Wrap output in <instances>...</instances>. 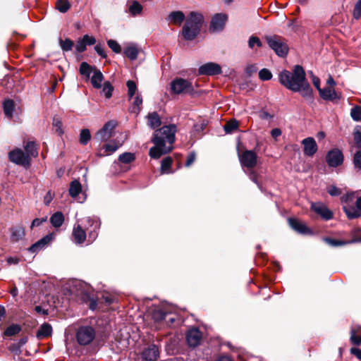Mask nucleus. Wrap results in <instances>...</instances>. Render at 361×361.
Returning a JSON list of instances; mask_svg holds the SVG:
<instances>
[{
	"label": "nucleus",
	"instance_id": "nucleus-1",
	"mask_svg": "<svg viewBox=\"0 0 361 361\" xmlns=\"http://www.w3.org/2000/svg\"><path fill=\"white\" fill-rule=\"evenodd\" d=\"M279 82L286 89L300 92L303 98L313 100V90L302 66L295 65L292 71L286 69L281 71L279 74Z\"/></svg>",
	"mask_w": 361,
	"mask_h": 361
},
{
	"label": "nucleus",
	"instance_id": "nucleus-2",
	"mask_svg": "<svg viewBox=\"0 0 361 361\" xmlns=\"http://www.w3.org/2000/svg\"><path fill=\"white\" fill-rule=\"evenodd\" d=\"M177 130L175 124L164 126L155 130L151 142L154 146L149 151V155L152 159H159L162 155L170 153L173 150V145L176 140V133Z\"/></svg>",
	"mask_w": 361,
	"mask_h": 361
},
{
	"label": "nucleus",
	"instance_id": "nucleus-3",
	"mask_svg": "<svg viewBox=\"0 0 361 361\" xmlns=\"http://www.w3.org/2000/svg\"><path fill=\"white\" fill-rule=\"evenodd\" d=\"M204 18L201 13L191 11L181 30V35L186 41L194 40L200 33Z\"/></svg>",
	"mask_w": 361,
	"mask_h": 361
},
{
	"label": "nucleus",
	"instance_id": "nucleus-4",
	"mask_svg": "<svg viewBox=\"0 0 361 361\" xmlns=\"http://www.w3.org/2000/svg\"><path fill=\"white\" fill-rule=\"evenodd\" d=\"M81 299L83 302L88 305L89 308L91 310H95L97 307H102L103 304L106 306H109L115 300V298L106 294H103L100 298H95L94 293H90L87 292H83L81 294Z\"/></svg>",
	"mask_w": 361,
	"mask_h": 361
},
{
	"label": "nucleus",
	"instance_id": "nucleus-5",
	"mask_svg": "<svg viewBox=\"0 0 361 361\" xmlns=\"http://www.w3.org/2000/svg\"><path fill=\"white\" fill-rule=\"evenodd\" d=\"M265 40L277 56L284 58L288 55L289 47L286 40L281 36L276 35L266 36Z\"/></svg>",
	"mask_w": 361,
	"mask_h": 361
},
{
	"label": "nucleus",
	"instance_id": "nucleus-6",
	"mask_svg": "<svg viewBox=\"0 0 361 361\" xmlns=\"http://www.w3.org/2000/svg\"><path fill=\"white\" fill-rule=\"evenodd\" d=\"M170 85L171 92L175 94H189L194 96L197 93L192 82L182 78H176Z\"/></svg>",
	"mask_w": 361,
	"mask_h": 361
},
{
	"label": "nucleus",
	"instance_id": "nucleus-7",
	"mask_svg": "<svg viewBox=\"0 0 361 361\" xmlns=\"http://www.w3.org/2000/svg\"><path fill=\"white\" fill-rule=\"evenodd\" d=\"M75 337L80 345H87L95 338L96 331L91 326H81L78 329Z\"/></svg>",
	"mask_w": 361,
	"mask_h": 361
},
{
	"label": "nucleus",
	"instance_id": "nucleus-8",
	"mask_svg": "<svg viewBox=\"0 0 361 361\" xmlns=\"http://www.w3.org/2000/svg\"><path fill=\"white\" fill-rule=\"evenodd\" d=\"M9 161L17 165L27 169L30 166L31 158L29 157L21 149L15 148L8 152Z\"/></svg>",
	"mask_w": 361,
	"mask_h": 361
},
{
	"label": "nucleus",
	"instance_id": "nucleus-9",
	"mask_svg": "<svg viewBox=\"0 0 361 361\" xmlns=\"http://www.w3.org/2000/svg\"><path fill=\"white\" fill-rule=\"evenodd\" d=\"M257 154L253 150H245L241 154H239V160L242 166L248 169H252L257 166Z\"/></svg>",
	"mask_w": 361,
	"mask_h": 361
},
{
	"label": "nucleus",
	"instance_id": "nucleus-10",
	"mask_svg": "<svg viewBox=\"0 0 361 361\" xmlns=\"http://www.w3.org/2000/svg\"><path fill=\"white\" fill-rule=\"evenodd\" d=\"M344 156L342 151L338 148L329 150L326 155V161L330 167H338L343 164Z\"/></svg>",
	"mask_w": 361,
	"mask_h": 361
},
{
	"label": "nucleus",
	"instance_id": "nucleus-11",
	"mask_svg": "<svg viewBox=\"0 0 361 361\" xmlns=\"http://www.w3.org/2000/svg\"><path fill=\"white\" fill-rule=\"evenodd\" d=\"M222 73L221 67L219 64L214 62L206 63L198 68L199 75H217Z\"/></svg>",
	"mask_w": 361,
	"mask_h": 361
},
{
	"label": "nucleus",
	"instance_id": "nucleus-12",
	"mask_svg": "<svg viewBox=\"0 0 361 361\" xmlns=\"http://www.w3.org/2000/svg\"><path fill=\"white\" fill-rule=\"evenodd\" d=\"M288 221L290 227L298 233L302 235H312L313 233L310 228L296 218L290 217L288 219Z\"/></svg>",
	"mask_w": 361,
	"mask_h": 361
},
{
	"label": "nucleus",
	"instance_id": "nucleus-13",
	"mask_svg": "<svg viewBox=\"0 0 361 361\" xmlns=\"http://www.w3.org/2000/svg\"><path fill=\"white\" fill-rule=\"evenodd\" d=\"M319 94L322 99L332 102L334 104H338L341 98V94L331 87L322 88L319 91Z\"/></svg>",
	"mask_w": 361,
	"mask_h": 361
},
{
	"label": "nucleus",
	"instance_id": "nucleus-14",
	"mask_svg": "<svg viewBox=\"0 0 361 361\" xmlns=\"http://www.w3.org/2000/svg\"><path fill=\"white\" fill-rule=\"evenodd\" d=\"M141 356L146 361H157L159 357V348L152 343L146 347L142 352Z\"/></svg>",
	"mask_w": 361,
	"mask_h": 361
},
{
	"label": "nucleus",
	"instance_id": "nucleus-15",
	"mask_svg": "<svg viewBox=\"0 0 361 361\" xmlns=\"http://www.w3.org/2000/svg\"><path fill=\"white\" fill-rule=\"evenodd\" d=\"M202 334L197 328L190 329L186 334V341L190 347L195 348L200 345Z\"/></svg>",
	"mask_w": 361,
	"mask_h": 361
},
{
	"label": "nucleus",
	"instance_id": "nucleus-16",
	"mask_svg": "<svg viewBox=\"0 0 361 361\" xmlns=\"http://www.w3.org/2000/svg\"><path fill=\"white\" fill-rule=\"evenodd\" d=\"M227 16L223 13L215 14L211 20L209 30L212 31L222 30L225 26Z\"/></svg>",
	"mask_w": 361,
	"mask_h": 361
},
{
	"label": "nucleus",
	"instance_id": "nucleus-17",
	"mask_svg": "<svg viewBox=\"0 0 361 361\" xmlns=\"http://www.w3.org/2000/svg\"><path fill=\"white\" fill-rule=\"evenodd\" d=\"M311 209L326 221L330 220L334 217L333 212L325 205L319 203H312Z\"/></svg>",
	"mask_w": 361,
	"mask_h": 361
},
{
	"label": "nucleus",
	"instance_id": "nucleus-18",
	"mask_svg": "<svg viewBox=\"0 0 361 361\" xmlns=\"http://www.w3.org/2000/svg\"><path fill=\"white\" fill-rule=\"evenodd\" d=\"M302 144L304 145L303 152L306 156L312 157L318 149L317 142L313 137L305 138Z\"/></svg>",
	"mask_w": 361,
	"mask_h": 361
},
{
	"label": "nucleus",
	"instance_id": "nucleus-19",
	"mask_svg": "<svg viewBox=\"0 0 361 361\" xmlns=\"http://www.w3.org/2000/svg\"><path fill=\"white\" fill-rule=\"evenodd\" d=\"M54 233H49L34 244H32L29 248L28 251L35 253L38 252L44 247H45L53 239Z\"/></svg>",
	"mask_w": 361,
	"mask_h": 361
},
{
	"label": "nucleus",
	"instance_id": "nucleus-20",
	"mask_svg": "<svg viewBox=\"0 0 361 361\" xmlns=\"http://www.w3.org/2000/svg\"><path fill=\"white\" fill-rule=\"evenodd\" d=\"M110 336L109 330L104 328L101 331H96V337L94 339L96 345L101 348L107 342Z\"/></svg>",
	"mask_w": 361,
	"mask_h": 361
},
{
	"label": "nucleus",
	"instance_id": "nucleus-21",
	"mask_svg": "<svg viewBox=\"0 0 361 361\" xmlns=\"http://www.w3.org/2000/svg\"><path fill=\"white\" fill-rule=\"evenodd\" d=\"M185 19V14L180 11L171 12L166 18L167 21L177 25H180Z\"/></svg>",
	"mask_w": 361,
	"mask_h": 361
},
{
	"label": "nucleus",
	"instance_id": "nucleus-22",
	"mask_svg": "<svg viewBox=\"0 0 361 361\" xmlns=\"http://www.w3.org/2000/svg\"><path fill=\"white\" fill-rule=\"evenodd\" d=\"M74 241L77 244H81L86 239V232L80 224L75 226L72 233Z\"/></svg>",
	"mask_w": 361,
	"mask_h": 361
},
{
	"label": "nucleus",
	"instance_id": "nucleus-23",
	"mask_svg": "<svg viewBox=\"0 0 361 361\" xmlns=\"http://www.w3.org/2000/svg\"><path fill=\"white\" fill-rule=\"evenodd\" d=\"M4 113L6 118H12L15 109V102L11 99H6L3 102Z\"/></svg>",
	"mask_w": 361,
	"mask_h": 361
},
{
	"label": "nucleus",
	"instance_id": "nucleus-24",
	"mask_svg": "<svg viewBox=\"0 0 361 361\" xmlns=\"http://www.w3.org/2000/svg\"><path fill=\"white\" fill-rule=\"evenodd\" d=\"M140 49L135 45H130L126 47L123 50L124 56L128 58L130 61H135L137 59Z\"/></svg>",
	"mask_w": 361,
	"mask_h": 361
},
{
	"label": "nucleus",
	"instance_id": "nucleus-25",
	"mask_svg": "<svg viewBox=\"0 0 361 361\" xmlns=\"http://www.w3.org/2000/svg\"><path fill=\"white\" fill-rule=\"evenodd\" d=\"M169 316H170V313L162 309H156L152 313V319L157 323L166 320Z\"/></svg>",
	"mask_w": 361,
	"mask_h": 361
},
{
	"label": "nucleus",
	"instance_id": "nucleus-26",
	"mask_svg": "<svg viewBox=\"0 0 361 361\" xmlns=\"http://www.w3.org/2000/svg\"><path fill=\"white\" fill-rule=\"evenodd\" d=\"M147 118L148 125L152 129H155L161 125V118L156 111L149 113L147 115Z\"/></svg>",
	"mask_w": 361,
	"mask_h": 361
},
{
	"label": "nucleus",
	"instance_id": "nucleus-27",
	"mask_svg": "<svg viewBox=\"0 0 361 361\" xmlns=\"http://www.w3.org/2000/svg\"><path fill=\"white\" fill-rule=\"evenodd\" d=\"M52 327L48 323L43 324L37 332L36 336L37 338L41 339L47 338L51 335Z\"/></svg>",
	"mask_w": 361,
	"mask_h": 361
},
{
	"label": "nucleus",
	"instance_id": "nucleus-28",
	"mask_svg": "<svg viewBox=\"0 0 361 361\" xmlns=\"http://www.w3.org/2000/svg\"><path fill=\"white\" fill-rule=\"evenodd\" d=\"M343 210L349 219H354L361 216V212L353 206H343Z\"/></svg>",
	"mask_w": 361,
	"mask_h": 361
},
{
	"label": "nucleus",
	"instance_id": "nucleus-29",
	"mask_svg": "<svg viewBox=\"0 0 361 361\" xmlns=\"http://www.w3.org/2000/svg\"><path fill=\"white\" fill-rule=\"evenodd\" d=\"M113 136V133H108L103 128L99 129L94 135V140L96 142L101 143L102 142H106Z\"/></svg>",
	"mask_w": 361,
	"mask_h": 361
},
{
	"label": "nucleus",
	"instance_id": "nucleus-30",
	"mask_svg": "<svg viewBox=\"0 0 361 361\" xmlns=\"http://www.w3.org/2000/svg\"><path fill=\"white\" fill-rule=\"evenodd\" d=\"M64 222V216L61 212H56L50 217V223L55 228H59Z\"/></svg>",
	"mask_w": 361,
	"mask_h": 361
},
{
	"label": "nucleus",
	"instance_id": "nucleus-31",
	"mask_svg": "<svg viewBox=\"0 0 361 361\" xmlns=\"http://www.w3.org/2000/svg\"><path fill=\"white\" fill-rule=\"evenodd\" d=\"M22 330L20 324H12L9 325L4 331V337H11L18 335Z\"/></svg>",
	"mask_w": 361,
	"mask_h": 361
},
{
	"label": "nucleus",
	"instance_id": "nucleus-32",
	"mask_svg": "<svg viewBox=\"0 0 361 361\" xmlns=\"http://www.w3.org/2000/svg\"><path fill=\"white\" fill-rule=\"evenodd\" d=\"M104 80L102 73L97 68L94 71V74L91 78V83L96 89H99L102 87V82Z\"/></svg>",
	"mask_w": 361,
	"mask_h": 361
},
{
	"label": "nucleus",
	"instance_id": "nucleus-33",
	"mask_svg": "<svg viewBox=\"0 0 361 361\" xmlns=\"http://www.w3.org/2000/svg\"><path fill=\"white\" fill-rule=\"evenodd\" d=\"M82 191V185L79 180H73L70 183L69 195L71 197H76Z\"/></svg>",
	"mask_w": 361,
	"mask_h": 361
},
{
	"label": "nucleus",
	"instance_id": "nucleus-34",
	"mask_svg": "<svg viewBox=\"0 0 361 361\" xmlns=\"http://www.w3.org/2000/svg\"><path fill=\"white\" fill-rule=\"evenodd\" d=\"M24 149L25 151V154L29 156V157H36L38 155V148L37 147L36 143L34 141H28L26 145L24 146Z\"/></svg>",
	"mask_w": 361,
	"mask_h": 361
},
{
	"label": "nucleus",
	"instance_id": "nucleus-35",
	"mask_svg": "<svg viewBox=\"0 0 361 361\" xmlns=\"http://www.w3.org/2000/svg\"><path fill=\"white\" fill-rule=\"evenodd\" d=\"M97 68L94 66H90L87 62H82L80 65L79 72L80 74L89 78L91 73Z\"/></svg>",
	"mask_w": 361,
	"mask_h": 361
},
{
	"label": "nucleus",
	"instance_id": "nucleus-36",
	"mask_svg": "<svg viewBox=\"0 0 361 361\" xmlns=\"http://www.w3.org/2000/svg\"><path fill=\"white\" fill-rule=\"evenodd\" d=\"M323 241L331 247H339L348 245L346 240L334 239L330 237H324Z\"/></svg>",
	"mask_w": 361,
	"mask_h": 361
},
{
	"label": "nucleus",
	"instance_id": "nucleus-37",
	"mask_svg": "<svg viewBox=\"0 0 361 361\" xmlns=\"http://www.w3.org/2000/svg\"><path fill=\"white\" fill-rule=\"evenodd\" d=\"M238 126L239 122L235 119H231L226 123L224 126V130L226 133H232L238 128Z\"/></svg>",
	"mask_w": 361,
	"mask_h": 361
},
{
	"label": "nucleus",
	"instance_id": "nucleus-38",
	"mask_svg": "<svg viewBox=\"0 0 361 361\" xmlns=\"http://www.w3.org/2000/svg\"><path fill=\"white\" fill-rule=\"evenodd\" d=\"M91 139V133L89 129L83 128L80 130L79 142L82 145H86Z\"/></svg>",
	"mask_w": 361,
	"mask_h": 361
},
{
	"label": "nucleus",
	"instance_id": "nucleus-39",
	"mask_svg": "<svg viewBox=\"0 0 361 361\" xmlns=\"http://www.w3.org/2000/svg\"><path fill=\"white\" fill-rule=\"evenodd\" d=\"M71 5L68 0H57L56 2V8L61 13H66Z\"/></svg>",
	"mask_w": 361,
	"mask_h": 361
},
{
	"label": "nucleus",
	"instance_id": "nucleus-40",
	"mask_svg": "<svg viewBox=\"0 0 361 361\" xmlns=\"http://www.w3.org/2000/svg\"><path fill=\"white\" fill-rule=\"evenodd\" d=\"M173 163V159L171 157H165L161 164V173H168L170 172L171 165Z\"/></svg>",
	"mask_w": 361,
	"mask_h": 361
},
{
	"label": "nucleus",
	"instance_id": "nucleus-41",
	"mask_svg": "<svg viewBox=\"0 0 361 361\" xmlns=\"http://www.w3.org/2000/svg\"><path fill=\"white\" fill-rule=\"evenodd\" d=\"M59 43V45H60L61 49L63 51H71L74 46L73 41L72 39H71L70 38H66L64 40L62 39L61 38H60Z\"/></svg>",
	"mask_w": 361,
	"mask_h": 361
},
{
	"label": "nucleus",
	"instance_id": "nucleus-42",
	"mask_svg": "<svg viewBox=\"0 0 361 361\" xmlns=\"http://www.w3.org/2000/svg\"><path fill=\"white\" fill-rule=\"evenodd\" d=\"M118 159L123 164H130L135 160V155L131 152H124L119 155Z\"/></svg>",
	"mask_w": 361,
	"mask_h": 361
},
{
	"label": "nucleus",
	"instance_id": "nucleus-43",
	"mask_svg": "<svg viewBox=\"0 0 361 361\" xmlns=\"http://www.w3.org/2000/svg\"><path fill=\"white\" fill-rule=\"evenodd\" d=\"M350 236L352 237V239L346 240V242H348V245L355 243H361V229L359 228L353 229L350 231Z\"/></svg>",
	"mask_w": 361,
	"mask_h": 361
},
{
	"label": "nucleus",
	"instance_id": "nucleus-44",
	"mask_svg": "<svg viewBox=\"0 0 361 361\" xmlns=\"http://www.w3.org/2000/svg\"><path fill=\"white\" fill-rule=\"evenodd\" d=\"M142 104V98L140 95H137L133 103L132 106L130 108V111L138 114L140 111V105Z\"/></svg>",
	"mask_w": 361,
	"mask_h": 361
},
{
	"label": "nucleus",
	"instance_id": "nucleus-45",
	"mask_svg": "<svg viewBox=\"0 0 361 361\" xmlns=\"http://www.w3.org/2000/svg\"><path fill=\"white\" fill-rule=\"evenodd\" d=\"M353 139L355 147L361 149V126H357L354 128L353 131Z\"/></svg>",
	"mask_w": 361,
	"mask_h": 361
},
{
	"label": "nucleus",
	"instance_id": "nucleus-46",
	"mask_svg": "<svg viewBox=\"0 0 361 361\" xmlns=\"http://www.w3.org/2000/svg\"><path fill=\"white\" fill-rule=\"evenodd\" d=\"M142 9V6L136 0L133 1L132 4L129 7V11L133 16L140 14Z\"/></svg>",
	"mask_w": 361,
	"mask_h": 361
},
{
	"label": "nucleus",
	"instance_id": "nucleus-47",
	"mask_svg": "<svg viewBox=\"0 0 361 361\" xmlns=\"http://www.w3.org/2000/svg\"><path fill=\"white\" fill-rule=\"evenodd\" d=\"M350 116L353 121H361V106L356 105L350 110Z\"/></svg>",
	"mask_w": 361,
	"mask_h": 361
},
{
	"label": "nucleus",
	"instance_id": "nucleus-48",
	"mask_svg": "<svg viewBox=\"0 0 361 361\" xmlns=\"http://www.w3.org/2000/svg\"><path fill=\"white\" fill-rule=\"evenodd\" d=\"M25 235L23 228H16L12 229L11 240L13 242H17L20 239L23 238Z\"/></svg>",
	"mask_w": 361,
	"mask_h": 361
},
{
	"label": "nucleus",
	"instance_id": "nucleus-49",
	"mask_svg": "<svg viewBox=\"0 0 361 361\" xmlns=\"http://www.w3.org/2000/svg\"><path fill=\"white\" fill-rule=\"evenodd\" d=\"M353 164L355 169L361 171V149L357 150L354 154Z\"/></svg>",
	"mask_w": 361,
	"mask_h": 361
},
{
	"label": "nucleus",
	"instance_id": "nucleus-50",
	"mask_svg": "<svg viewBox=\"0 0 361 361\" xmlns=\"http://www.w3.org/2000/svg\"><path fill=\"white\" fill-rule=\"evenodd\" d=\"M102 91L104 93L106 98L109 99L111 97L112 92L114 91V87L109 81L104 82Z\"/></svg>",
	"mask_w": 361,
	"mask_h": 361
},
{
	"label": "nucleus",
	"instance_id": "nucleus-51",
	"mask_svg": "<svg viewBox=\"0 0 361 361\" xmlns=\"http://www.w3.org/2000/svg\"><path fill=\"white\" fill-rule=\"evenodd\" d=\"M126 85L128 87V96L129 99H131L137 91V85L133 80H128Z\"/></svg>",
	"mask_w": 361,
	"mask_h": 361
},
{
	"label": "nucleus",
	"instance_id": "nucleus-52",
	"mask_svg": "<svg viewBox=\"0 0 361 361\" xmlns=\"http://www.w3.org/2000/svg\"><path fill=\"white\" fill-rule=\"evenodd\" d=\"M272 73L268 68H262L259 72V78L262 81H267L272 78Z\"/></svg>",
	"mask_w": 361,
	"mask_h": 361
},
{
	"label": "nucleus",
	"instance_id": "nucleus-53",
	"mask_svg": "<svg viewBox=\"0 0 361 361\" xmlns=\"http://www.w3.org/2000/svg\"><path fill=\"white\" fill-rule=\"evenodd\" d=\"M52 125L56 128L55 131L58 133V135H61L63 134V130L62 129V122L59 117H54Z\"/></svg>",
	"mask_w": 361,
	"mask_h": 361
},
{
	"label": "nucleus",
	"instance_id": "nucleus-54",
	"mask_svg": "<svg viewBox=\"0 0 361 361\" xmlns=\"http://www.w3.org/2000/svg\"><path fill=\"white\" fill-rule=\"evenodd\" d=\"M109 47L116 54H120L122 51L121 45L114 39L107 41Z\"/></svg>",
	"mask_w": 361,
	"mask_h": 361
},
{
	"label": "nucleus",
	"instance_id": "nucleus-55",
	"mask_svg": "<svg viewBox=\"0 0 361 361\" xmlns=\"http://www.w3.org/2000/svg\"><path fill=\"white\" fill-rule=\"evenodd\" d=\"M118 126V122L115 120H110L107 121L104 126L103 128L108 133H113V130Z\"/></svg>",
	"mask_w": 361,
	"mask_h": 361
},
{
	"label": "nucleus",
	"instance_id": "nucleus-56",
	"mask_svg": "<svg viewBox=\"0 0 361 361\" xmlns=\"http://www.w3.org/2000/svg\"><path fill=\"white\" fill-rule=\"evenodd\" d=\"M353 18L358 20L361 18V0H358L355 4L353 12Z\"/></svg>",
	"mask_w": 361,
	"mask_h": 361
},
{
	"label": "nucleus",
	"instance_id": "nucleus-57",
	"mask_svg": "<svg viewBox=\"0 0 361 361\" xmlns=\"http://www.w3.org/2000/svg\"><path fill=\"white\" fill-rule=\"evenodd\" d=\"M350 341L354 345H360L361 344V336L355 335V331H350Z\"/></svg>",
	"mask_w": 361,
	"mask_h": 361
},
{
	"label": "nucleus",
	"instance_id": "nucleus-58",
	"mask_svg": "<svg viewBox=\"0 0 361 361\" xmlns=\"http://www.w3.org/2000/svg\"><path fill=\"white\" fill-rule=\"evenodd\" d=\"M255 45H257L258 47H261L262 44L258 37L251 36L248 41V46L250 48L252 49Z\"/></svg>",
	"mask_w": 361,
	"mask_h": 361
},
{
	"label": "nucleus",
	"instance_id": "nucleus-59",
	"mask_svg": "<svg viewBox=\"0 0 361 361\" xmlns=\"http://www.w3.org/2000/svg\"><path fill=\"white\" fill-rule=\"evenodd\" d=\"M327 192L331 196L337 197L341 194V190L338 188L336 185H331L327 188Z\"/></svg>",
	"mask_w": 361,
	"mask_h": 361
},
{
	"label": "nucleus",
	"instance_id": "nucleus-60",
	"mask_svg": "<svg viewBox=\"0 0 361 361\" xmlns=\"http://www.w3.org/2000/svg\"><path fill=\"white\" fill-rule=\"evenodd\" d=\"M21 347L17 343H13L8 347V350L16 355H19L22 353Z\"/></svg>",
	"mask_w": 361,
	"mask_h": 361
},
{
	"label": "nucleus",
	"instance_id": "nucleus-61",
	"mask_svg": "<svg viewBox=\"0 0 361 361\" xmlns=\"http://www.w3.org/2000/svg\"><path fill=\"white\" fill-rule=\"evenodd\" d=\"M86 47H87V46H86L85 43L84 42L82 39H80L77 42V44L75 46V49H76L77 52L82 53L86 50V49H87Z\"/></svg>",
	"mask_w": 361,
	"mask_h": 361
},
{
	"label": "nucleus",
	"instance_id": "nucleus-62",
	"mask_svg": "<svg viewBox=\"0 0 361 361\" xmlns=\"http://www.w3.org/2000/svg\"><path fill=\"white\" fill-rule=\"evenodd\" d=\"M207 126V123L204 121L201 123H197L194 125V129L197 133H202Z\"/></svg>",
	"mask_w": 361,
	"mask_h": 361
},
{
	"label": "nucleus",
	"instance_id": "nucleus-63",
	"mask_svg": "<svg viewBox=\"0 0 361 361\" xmlns=\"http://www.w3.org/2000/svg\"><path fill=\"white\" fill-rule=\"evenodd\" d=\"M82 40L87 45H93L96 43V39L92 36H89L88 35H85L82 37Z\"/></svg>",
	"mask_w": 361,
	"mask_h": 361
},
{
	"label": "nucleus",
	"instance_id": "nucleus-64",
	"mask_svg": "<svg viewBox=\"0 0 361 361\" xmlns=\"http://www.w3.org/2000/svg\"><path fill=\"white\" fill-rule=\"evenodd\" d=\"M103 148L105 149V152L113 153L118 149V145H117L116 144H105L103 146Z\"/></svg>",
	"mask_w": 361,
	"mask_h": 361
}]
</instances>
